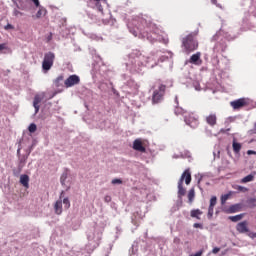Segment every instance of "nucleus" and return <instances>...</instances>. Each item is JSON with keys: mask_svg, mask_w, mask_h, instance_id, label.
Returning a JSON list of instances; mask_svg holds the SVG:
<instances>
[{"mask_svg": "<svg viewBox=\"0 0 256 256\" xmlns=\"http://www.w3.org/2000/svg\"><path fill=\"white\" fill-rule=\"evenodd\" d=\"M6 29H13V25L8 24V25L6 26Z\"/></svg>", "mask_w": 256, "mask_h": 256, "instance_id": "48", "label": "nucleus"}, {"mask_svg": "<svg viewBox=\"0 0 256 256\" xmlns=\"http://www.w3.org/2000/svg\"><path fill=\"white\" fill-rule=\"evenodd\" d=\"M20 183L25 187L26 189H29V175L23 174L20 176Z\"/></svg>", "mask_w": 256, "mask_h": 256, "instance_id": "19", "label": "nucleus"}, {"mask_svg": "<svg viewBox=\"0 0 256 256\" xmlns=\"http://www.w3.org/2000/svg\"><path fill=\"white\" fill-rule=\"evenodd\" d=\"M133 149L134 151H139V153H145V151H147L145 148V140L141 138L135 139L133 142Z\"/></svg>", "mask_w": 256, "mask_h": 256, "instance_id": "7", "label": "nucleus"}, {"mask_svg": "<svg viewBox=\"0 0 256 256\" xmlns=\"http://www.w3.org/2000/svg\"><path fill=\"white\" fill-rule=\"evenodd\" d=\"M247 134H248L249 136H251V135H256V122H255V124H254L253 129L248 130Z\"/></svg>", "mask_w": 256, "mask_h": 256, "instance_id": "30", "label": "nucleus"}, {"mask_svg": "<svg viewBox=\"0 0 256 256\" xmlns=\"http://www.w3.org/2000/svg\"><path fill=\"white\" fill-rule=\"evenodd\" d=\"M228 121H230V123L235 121V117H228Z\"/></svg>", "mask_w": 256, "mask_h": 256, "instance_id": "47", "label": "nucleus"}, {"mask_svg": "<svg viewBox=\"0 0 256 256\" xmlns=\"http://www.w3.org/2000/svg\"><path fill=\"white\" fill-rule=\"evenodd\" d=\"M247 155H256V151L255 150H248Z\"/></svg>", "mask_w": 256, "mask_h": 256, "instance_id": "41", "label": "nucleus"}, {"mask_svg": "<svg viewBox=\"0 0 256 256\" xmlns=\"http://www.w3.org/2000/svg\"><path fill=\"white\" fill-rule=\"evenodd\" d=\"M31 1L34 3L35 7H39L40 3L39 0H25V3L20 4L19 9L22 11H27L31 8Z\"/></svg>", "mask_w": 256, "mask_h": 256, "instance_id": "12", "label": "nucleus"}, {"mask_svg": "<svg viewBox=\"0 0 256 256\" xmlns=\"http://www.w3.org/2000/svg\"><path fill=\"white\" fill-rule=\"evenodd\" d=\"M229 197H231V193H226L225 194V201H227V199H229Z\"/></svg>", "mask_w": 256, "mask_h": 256, "instance_id": "44", "label": "nucleus"}, {"mask_svg": "<svg viewBox=\"0 0 256 256\" xmlns=\"http://www.w3.org/2000/svg\"><path fill=\"white\" fill-rule=\"evenodd\" d=\"M236 231L238 233L247 235V237H250V239H256V232H251V230L249 229V222L247 220L239 222L236 225Z\"/></svg>", "mask_w": 256, "mask_h": 256, "instance_id": "3", "label": "nucleus"}, {"mask_svg": "<svg viewBox=\"0 0 256 256\" xmlns=\"http://www.w3.org/2000/svg\"><path fill=\"white\" fill-rule=\"evenodd\" d=\"M61 81H63V76H58L57 79L55 80L56 87H59V83H61Z\"/></svg>", "mask_w": 256, "mask_h": 256, "instance_id": "37", "label": "nucleus"}, {"mask_svg": "<svg viewBox=\"0 0 256 256\" xmlns=\"http://www.w3.org/2000/svg\"><path fill=\"white\" fill-rule=\"evenodd\" d=\"M227 154L231 156V152L230 151H228Z\"/></svg>", "mask_w": 256, "mask_h": 256, "instance_id": "50", "label": "nucleus"}, {"mask_svg": "<svg viewBox=\"0 0 256 256\" xmlns=\"http://www.w3.org/2000/svg\"><path fill=\"white\" fill-rule=\"evenodd\" d=\"M220 251H221V248L215 247V248H213L212 253H213L214 255H217V253H219Z\"/></svg>", "mask_w": 256, "mask_h": 256, "instance_id": "39", "label": "nucleus"}, {"mask_svg": "<svg viewBox=\"0 0 256 256\" xmlns=\"http://www.w3.org/2000/svg\"><path fill=\"white\" fill-rule=\"evenodd\" d=\"M80 81L81 79L79 78V76L71 75L65 80L64 85L65 87L69 88L73 87V85H79Z\"/></svg>", "mask_w": 256, "mask_h": 256, "instance_id": "8", "label": "nucleus"}, {"mask_svg": "<svg viewBox=\"0 0 256 256\" xmlns=\"http://www.w3.org/2000/svg\"><path fill=\"white\" fill-rule=\"evenodd\" d=\"M201 215H203V211L200 209H193L190 211V217L192 219H197L198 221H201Z\"/></svg>", "mask_w": 256, "mask_h": 256, "instance_id": "17", "label": "nucleus"}, {"mask_svg": "<svg viewBox=\"0 0 256 256\" xmlns=\"http://www.w3.org/2000/svg\"><path fill=\"white\" fill-rule=\"evenodd\" d=\"M230 105L234 111H239V109H243V107H247L246 111H251V109L256 108V102L245 97L231 101Z\"/></svg>", "mask_w": 256, "mask_h": 256, "instance_id": "1", "label": "nucleus"}, {"mask_svg": "<svg viewBox=\"0 0 256 256\" xmlns=\"http://www.w3.org/2000/svg\"><path fill=\"white\" fill-rule=\"evenodd\" d=\"M167 89V86L161 84L159 86L158 90H155L152 96V102L155 103H161L163 101V97L165 95V90Z\"/></svg>", "mask_w": 256, "mask_h": 256, "instance_id": "6", "label": "nucleus"}, {"mask_svg": "<svg viewBox=\"0 0 256 256\" xmlns=\"http://www.w3.org/2000/svg\"><path fill=\"white\" fill-rule=\"evenodd\" d=\"M187 190L183 187V183L178 182V197H185Z\"/></svg>", "mask_w": 256, "mask_h": 256, "instance_id": "22", "label": "nucleus"}, {"mask_svg": "<svg viewBox=\"0 0 256 256\" xmlns=\"http://www.w3.org/2000/svg\"><path fill=\"white\" fill-rule=\"evenodd\" d=\"M243 209H245V204H243V202H239L236 204H232L225 211L226 213H239L240 211H243Z\"/></svg>", "mask_w": 256, "mask_h": 256, "instance_id": "9", "label": "nucleus"}, {"mask_svg": "<svg viewBox=\"0 0 256 256\" xmlns=\"http://www.w3.org/2000/svg\"><path fill=\"white\" fill-rule=\"evenodd\" d=\"M245 215H247V214L240 213L238 215L229 216L228 219H229V221H232V223H237V222L241 221V219H243V217H245Z\"/></svg>", "mask_w": 256, "mask_h": 256, "instance_id": "20", "label": "nucleus"}, {"mask_svg": "<svg viewBox=\"0 0 256 256\" xmlns=\"http://www.w3.org/2000/svg\"><path fill=\"white\" fill-rule=\"evenodd\" d=\"M184 121L186 125H189L192 129H197L199 127V116L195 113H188L184 116Z\"/></svg>", "mask_w": 256, "mask_h": 256, "instance_id": "5", "label": "nucleus"}, {"mask_svg": "<svg viewBox=\"0 0 256 256\" xmlns=\"http://www.w3.org/2000/svg\"><path fill=\"white\" fill-rule=\"evenodd\" d=\"M203 255V250H200L198 252H196L195 254H191L190 256H201Z\"/></svg>", "mask_w": 256, "mask_h": 256, "instance_id": "40", "label": "nucleus"}, {"mask_svg": "<svg viewBox=\"0 0 256 256\" xmlns=\"http://www.w3.org/2000/svg\"><path fill=\"white\" fill-rule=\"evenodd\" d=\"M28 131L30 133H35V131H37V125L35 123L30 124L28 127Z\"/></svg>", "mask_w": 256, "mask_h": 256, "instance_id": "28", "label": "nucleus"}, {"mask_svg": "<svg viewBox=\"0 0 256 256\" xmlns=\"http://www.w3.org/2000/svg\"><path fill=\"white\" fill-rule=\"evenodd\" d=\"M241 143L237 142L236 138H233L232 149L235 155H241Z\"/></svg>", "mask_w": 256, "mask_h": 256, "instance_id": "14", "label": "nucleus"}, {"mask_svg": "<svg viewBox=\"0 0 256 256\" xmlns=\"http://www.w3.org/2000/svg\"><path fill=\"white\" fill-rule=\"evenodd\" d=\"M188 203H193L195 201V188H191L188 192Z\"/></svg>", "mask_w": 256, "mask_h": 256, "instance_id": "23", "label": "nucleus"}, {"mask_svg": "<svg viewBox=\"0 0 256 256\" xmlns=\"http://www.w3.org/2000/svg\"><path fill=\"white\" fill-rule=\"evenodd\" d=\"M95 1H101V0H95Z\"/></svg>", "mask_w": 256, "mask_h": 256, "instance_id": "52", "label": "nucleus"}, {"mask_svg": "<svg viewBox=\"0 0 256 256\" xmlns=\"http://www.w3.org/2000/svg\"><path fill=\"white\" fill-rule=\"evenodd\" d=\"M65 181H67V173L62 174L60 178L61 185H65Z\"/></svg>", "mask_w": 256, "mask_h": 256, "instance_id": "31", "label": "nucleus"}, {"mask_svg": "<svg viewBox=\"0 0 256 256\" xmlns=\"http://www.w3.org/2000/svg\"><path fill=\"white\" fill-rule=\"evenodd\" d=\"M238 191H240V193H247V191H249V188L244 186H238Z\"/></svg>", "mask_w": 256, "mask_h": 256, "instance_id": "34", "label": "nucleus"}, {"mask_svg": "<svg viewBox=\"0 0 256 256\" xmlns=\"http://www.w3.org/2000/svg\"><path fill=\"white\" fill-rule=\"evenodd\" d=\"M254 179H255V175L249 174L241 179V183H251V181H253Z\"/></svg>", "mask_w": 256, "mask_h": 256, "instance_id": "24", "label": "nucleus"}, {"mask_svg": "<svg viewBox=\"0 0 256 256\" xmlns=\"http://www.w3.org/2000/svg\"><path fill=\"white\" fill-rule=\"evenodd\" d=\"M246 207H248V209H255V207H256V198H253V197L247 198Z\"/></svg>", "mask_w": 256, "mask_h": 256, "instance_id": "21", "label": "nucleus"}, {"mask_svg": "<svg viewBox=\"0 0 256 256\" xmlns=\"http://www.w3.org/2000/svg\"><path fill=\"white\" fill-rule=\"evenodd\" d=\"M181 239H179L178 237L174 238V243H180Z\"/></svg>", "mask_w": 256, "mask_h": 256, "instance_id": "46", "label": "nucleus"}, {"mask_svg": "<svg viewBox=\"0 0 256 256\" xmlns=\"http://www.w3.org/2000/svg\"><path fill=\"white\" fill-rule=\"evenodd\" d=\"M206 122L208 125L213 127L214 125L217 124V116L215 114H210L209 116L206 117Z\"/></svg>", "mask_w": 256, "mask_h": 256, "instance_id": "18", "label": "nucleus"}, {"mask_svg": "<svg viewBox=\"0 0 256 256\" xmlns=\"http://www.w3.org/2000/svg\"><path fill=\"white\" fill-rule=\"evenodd\" d=\"M193 227H194V229H203V224H201V223H194Z\"/></svg>", "mask_w": 256, "mask_h": 256, "instance_id": "38", "label": "nucleus"}, {"mask_svg": "<svg viewBox=\"0 0 256 256\" xmlns=\"http://www.w3.org/2000/svg\"><path fill=\"white\" fill-rule=\"evenodd\" d=\"M51 39H53V34L50 33V35L47 37V41H51Z\"/></svg>", "mask_w": 256, "mask_h": 256, "instance_id": "45", "label": "nucleus"}, {"mask_svg": "<svg viewBox=\"0 0 256 256\" xmlns=\"http://www.w3.org/2000/svg\"><path fill=\"white\" fill-rule=\"evenodd\" d=\"M54 210L56 215H61L63 213V200L56 201L54 205Z\"/></svg>", "mask_w": 256, "mask_h": 256, "instance_id": "16", "label": "nucleus"}, {"mask_svg": "<svg viewBox=\"0 0 256 256\" xmlns=\"http://www.w3.org/2000/svg\"><path fill=\"white\" fill-rule=\"evenodd\" d=\"M175 115H183L185 117V115H187V111H185V109L181 108V107H176L175 110Z\"/></svg>", "mask_w": 256, "mask_h": 256, "instance_id": "26", "label": "nucleus"}, {"mask_svg": "<svg viewBox=\"0 0 256 256\" xmlns=\"http://www.w3.org/2000/svg\"><path fill=\"white\" fill-rule=\"evenodd\" d=\"M61 81H63V76H58L57 79L55 80L56 87H59V83H61Z\"/></svg>", "mask_w": 256, "mask_h": 256, "instance_id": "36", "label": "nucleus"}, {"mask_svg": "<svg viewBox=\"0 0 256 256\" xmlns=\"http://www.w3.org/2000/svg\"><path fill=\"white\" fill-rule=\"evenodd\" d=\"M189 63L198 66L203 65V60L201 59V52H196L195 54H193L189 59Z\"/></svg>", "mask_w": 256, "mask_h": 256, "instance_id": "11", "label": "nucleus"}, {"mask_svg": "<svg viewBox=\"0 0 256 256\" xmlns=\"http://www.w3.org/2000/svg\"><path fill=\"white\" fill-rule=\"evenodd\" d=\"M215 205H217V197L213 196L210 199V205L208 208V217H213V209H214Z\"/></svg>", "mask_w": 256, "mask_h": 256, "instance_id": "15", "label": "nucleus"}, {"mask_svg": "<svg viewBox=\"0 0 256 256\" xmlns=\"http://www.w3.org/2000/svg\"><path fill=\"white\" fill-rule=\"evenodd\" d=\"M195 37H197V34L190 33L182 39V45L186 53H193V51L199 48V42H197Z\"/></svg>", "mask_w": 256, "mask_h": 256, "instance_id": "2", "label": "nucleus"}, {"mask_svg": "<svg viewBox=\"0 0 256 256\" xmlns=\"http://www.w3.org/2000/svg\"><path fill=\"white\" fill-rule=\"evenodd\" d=\"M225 39L226 41H235V39H237V34H231L230 32H226Z\"/></svg>", "mask_w": 256, "mask_h": 256, "instance_id": "27", "label": "nucleus"}, {"mask_svg": "<svg viewBox=\"0 0 256 256\" xmlns=\"http://www.w3.org/2000/svg\"><path fill=\"white\" fill-rule=\"evenodd\" d=\"M20 149H18V153H19Z\"/></svg>", "mask_w": 256, "mask_h": 256, "instance_id": "53", "label": "nucleus"}, {"mask_svg": "<svg viewBox=\"0 0 256 256\" xmlns=\"http://www.w3.org/2000/svg\"><path fill=\"white\" fill-rule=\"evenodd\" d=\"M0 52H2V53H11V48H9V46H7L6 43L0 44Z\"/></svg>", "mask_w": 256, "mask_h": 256, "instance_id": "25", "label": "nucleus"}, {"mask_svg": "<svg viewBox=\"0 0 256 256\" xmlns=\"http://www.w3.org/2000/svg\"><path fill=\"white\" fill-rule=\"evenodd\" d=\"M221 203L222 205H225V194L221 195Z\"/></svg>", "mask_w": 256, "mask_h": 256, "instance_id": "43", "label": "nucleus"}, {"mask_svg": "<svg viewBox=\"0 0 256 256\" xmlns=\"http://www.w3.org/2000/svg\"><path fill=\"white\" fill-rule=\"evenodd\" d=\"M45 99V94H37L34 97L33 101V107L35 109V114L39 113V109H41V106H39V103Z\"/></svg>", "mask_w": 256, "mask_h": 256, "instance_id": "10", "label": "nucleus"}, {"mask_svg": "<svg viewBox=\"0 0 256 256\" xmlns=\"http://www.w3.org/2000/svg\"><path fill=\"white\" fill-rule=\"evenodd\" d=\"M123 183V180L116 178L112 180V185H121Z\"/></svg>", "mask_w": 256, "mask_h": 256, "instance_id": "33", "label": "nucleus"}, {"mask_svg": "<svg viewBox=\"0 0 256 256\" xmlns=\"http://www.w3.org/2000/svg\"><path fill=\"white\" fill-rule=\"evenodd\" d=\"M104 201H105L106 203H110V201H111V196H105Z\"/></svg>", "mask_w": 256, "mask_h": 256, "instance_id": "42", "label": "nucleus"}, {"mask_svg": "<svg viewBox=\"0 0 256 256\" xmlns=\"http://www.w3.org/2000/svg\"><path fill=\"white\" fill-rule=\"evenodd\" d=\"M184 181H185L186 185H189L191 183V171L189 169H187L183 172L178 183L183 184Z\"/></svg>", "mask_w": 256, "mask_h": 256, "instance_id": "13", "label": "nucleus"}, {"mask_svg": "<svg viewBox=\"0 0 256 256\" xmlns=\"http://www.w3.org/2000/svg\"><path fill=\"white\" fill-rule=\"evenodd\" d=\"M13 15L14 17H23V13L17 9H14Z\"/></svg>", "mask_w": 256, "mask_h": 256, "instance_id": "32", "label": "nucleus"}, {"mask_svg": "<svg viewBox=\"0 0 256 256\" xmlns=\"http://www.w3.org/2000/svg\"><path fill=\"white\" fill-rule=\"evenodd\" d=\"M133 35H134L135 37H137V32H134Z\"/></svg>", "mask_w": 256, "mask_h": 256, "instance_id": "49", "label": "nucleus"}, {"mask_svg": "<svg viewBox=\"0 0 256 256\" xmlns=\"http://www.w3.org/2000/svg\"><path fill=\"white\" fill-rule=\"evenodd\" d=\"M63 204H64L65 209H69L71 207V202H69V198H64Z\"/></svg>", "mask_w": 256, "mask_h": 256, "instance_id": "29", "label": "nucleus"}, {"mask_svg": "<svg viewBox=\"0 0 256 256\" xmlns=\"http://www.w3.org/2000/svg\"><path fill=\"white\" fill-rule=\"evenodd\" d=\"M44 11L45 10H43V9L38 10V12L36 13V18L41 19V17L43 16Z\"/></svg>", "mask_w": 256, "mask_h": 256, "instance_id": "35", "label": "nucleus"}, {"mask_svg": "<svg viewBox=\"0 0 256 256\" xmlns=\"http://www.w3.org/2000/svg\"><path fill=\"white\" fill-rule=\"evenodd\" d=\"M227 131H229V129H226V133H227Z\"/></svg>", "mask_w": 256, "mask_h": 256, "instance_id": "51", "label": "nucleus"}, {"mask_svg": "<svg viewBox=\"0 0 256 256\" xmlns=\"http://www.w3.org/2000/svg\"><path fill=\"white\" fill-rule=\"evenodd\" d=\"M53 63H55V53H53V52L45 53L44 59L42 61L43 71L51 70V67H53Z\"/></svg>", "mask_w": 256, "mask_h": 256, "instance_id": "4", "label": "nucleus"}]
</instances>
